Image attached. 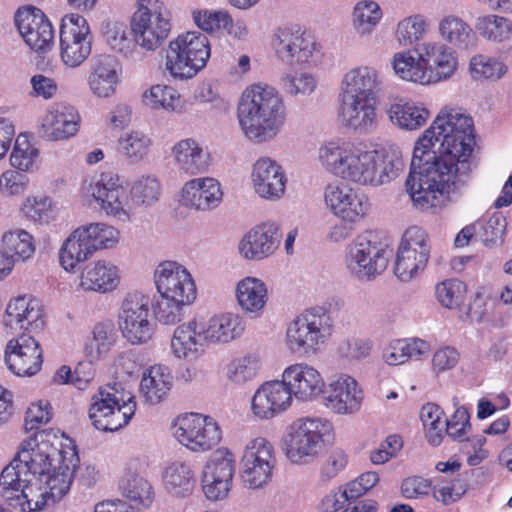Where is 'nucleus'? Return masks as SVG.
Instances as JSON below:
<instances>
[{"mask_svg": "<svg viewBox=\"0 0 512 512\" xmlns=\"http://www.w3.org/2000/svg\"><path fill=\"white\" fill-rule=\"evenodd\" d=\"M473 144L472 118L460 109L443 108L414 147L405 187L417 209L442 208L449 193L468 182Z\"/></svg>", "mask_w": 512, "mask_h": 512, "instance_id": "obj_1", "label": "nucleus"}, {"mask_svg": "<svg viewBox=\"0 0 512 512\" xmlns=\"http://www.w3.org/2000/svg\"><path fill=\"white\" fill-rule=\"evenodd\" d=\"M319 160L335 176L372 187L389 183L403 167L402 160L395 155L334 141L320 147Z\"/></svg>", "mask_w": 512, "mask_h": 512, "instance_id": "obj_2", "label": "nucleus"}, {"mask_svg": "<svg viewBox=\"0 0 512 512\" xmlns=\"http://www.w3.org/2000/svg\"><path fill=\"white\" fill-rule=\"evenodd\" d=\"M243 134L254 143L274 139L286 120V106L279 92L270 86L252 85L244 90L237 107Z\"/></svg>", "mask_w": 512, "mask_h": 512, "instance_id": "obj_3", "label": "nucleus"}, {"mask_svg": "<svg viewBox=\"0 0 512 512\" xmlns=\"http://www.w3.org/2000/svg\"><path fill=\"white\" fill-rule=\"evenodd\" d=\"M135 396L121 383L98 388L91 397L89 418L101 431L114 432L126 426L136 411Z\"/></svg>", "mask_w": 512, "mask_h": 512, "instance_id": "obj_4", "label": "nucleus"}, {"mask_svg": "<svg viewBox=\"0 0 512 512\" xmlns=\"http://www.w3.org/2000/svg\"><path fill=\"white\" fill-rule=\"evenodd\" d=\"M210 57L208 38L200 32L180 34L169 43L166 51V69L175 79L193 78Z\"/></svg>", "mask_w": 512, "mask_h": 512, "instance_id": "obj_5", "label": "nucleus"}, {"mask_svg": "<svg viewBox=\"0 0 512 512\" xmlns=\"http://www.w3.org/2000/svg\"><path fill=\"white\" fill-rule=\"evenodd\" d=\"M333 431L332 423L321 417L300 418L291 426L284 440L283 450L294 464L313 461L323 448L324 440Z\"/></svg>", "mask_w": 512, "mask_h": 512, "instance_id": "obj_6", "label": "nucleus"}, {"mask_svg": "<svg viewBox=\"0 0 512 512\" xmlns=\"http://www.w3.org/2000/svg\"><path fill=\"white\" fill-rule=\"evenodd\" d=\"M332 327V319L324 308L306 310L289 324L287 346L294 353L314 354L330 337Z\"/></svg>", "mask_w": 512, "mask_h": 512, "instance_id": "obj_7", "label": "nucleus"}, {"mask_svg": "<svg viewBox=\"0 0 512 512\" xmlns=\"http://www.w3.org/2000/svg\"><path fill=\"white\" fill-rule=\"evenodd\" d=\"M62 461L65 456L48 443H37L30 439L22 444L17 456L7 465L0 474V485L11 486L20 481L21 476L32 478L39 476L42 479L52 467V461Z\"/></svg>", "mask_w": 512, "mask_h": 512, "instance_id": "obj_8", "label": "nucleus"}, {"mask_svg": "<svg viewBox=\"0 0 512 512\" xmlns=\"http://www.w3.org/2000/svg\"><path fill=\"white\" fill-rule=\"evenodd\" d=\"M392 249L377 234L358 236L348 247L347 268L359 279L371 280L387 267Z\"/></svg>", "mask_w": 512, "mask_h": 512, "instance_id": "obj_9", "label": "nucleus"}, {"mask_svg": "<svg viewBox=\"0 0 512 512\" xmlns=\"http://www.w3.org/2000/svg\"><path fill=\"white\" fill-rule=\"evenodd\" d=\"M117 323L123 338L129 343H147L156 329L150 296L140 291L128 293L119 308Z\"/></svg>", "mask_w": 512, "mask_h": 512, "instance_id": "obj_10", "label": "nucleus"}, {"mask_svg": "<svg viewBox=\"0 0 512 512\" xmlns=\"http://www.w3.org/2000/svg\"><path fill=\"white\" fill-rule=\"evenodd\" d=\"M131 30L137 45L147 51L160 47L170 30V15L164 3L159 0H140L134 13Z\"/></svg>", "mask_w": 512, "mask_h": 512, "instance_id": "obj_11", "label": "nucleus"}, {"mask_svg": "<svg viewBox=\"0 0 512 512\" xmlns=\"http://www.w3.org/2000/svg\"><path fill=\"white\" fill-rule=\"evenodd\" d=\"M431 244L427 232L418 226H411L404 232L398 246L394 273L403 282L410 281L427 266Z\"/></svg>", "mask_w": 512, "mask_h": 512, "instance_id": "obj_12", "label": "nucleus"}, {"mask_svg": "<svg viewBox=\"0 0 512 512\" xmlns=\"http://www.w3.org/2000/svg\"><path fill=\"white\" fill-rule=\"evenodd\" d=\"M240 465V476L245 487L258 489L267 485L276 465L274 446L263 437L250 440L245 446Z\"/></svg>", "mask_w": 512, "mask_h": 512, "instance_id": "obj_13", "label": "nucleus"}, {"mask_svg": "<svg viewBox=\"0 0 512 512\" xmlns=\"http://www.w3.org/2000/svg\"><path fill=\"white\" fill-rule=\"evenodd\" d=\"M173 430L177 441L194 452L211 450L222 438L217 422L212 417L198 413L179 416Z\"/></svg>", "mask_w": 512, "mask_h": 512, "instance_id": "obj_14", "label": "nucleus"}, {"mask_svg": "<svg viewBox=\"0 0 512 512\" xmlns=\"http://www.w3.org/2000/svg\"><path fill=\"white\" fill-rule=\"evenodd\" d=\"M92 36L86 19L79 14L66 15L60 25V57L71 68L79 67L91 54Z\"/></svg>", "mask_w": 512, "mask_h": 512, "instance_id": "obj_15", "label": "nucleus"}, {"mask_svg": "<svg viewBox=\"0 0 512 512\" xmlns=\"http://www.w3.org/2000/svg\"><path fill=\"white\" fill-rule=\"evenodd\" d=\"M235 472L234 454L227 448L213 451L202 472V490L207 499H225L231 488Z\"/></svg>", "mask_w": 512, "mask_h": 512, "instance_id": "obj_16", "label": "nucleus"}, {"mask_svg": "<svg viewBox=\"0 0 512 512\" xmlns=\"http://www.w3.org/2000/svg\"><path fill=\"white\" fill-rule=\"evenodd\" d=\"M271 45L277 59L290 66L308 63L316 50L314 38L293 26L277 28L272 35Z\"/></svg>", "mask_w": 512, "mask_h": 512, "instance_id": "obj_17", "label": "nucleus"}, {"mask_svg": "<svg viewBox=\"0 0 512 512\" xmlns=\"http://www.w3.org/2000/svg\"><path fill=\"white\" fill-rule=\"evenodd\" d=\"M154 281L161 295L190 304L196 299V285L191 274L175 261L161 262L154 272Z\"/></svg>", "mask_w": 512, "mask_h": 512, "instance_id": "obj_18", "label": "nucleus"}, {"mask_svg": "<svg viewBox=\"0 0 512 512\" xmlns=\"http://www.w3.org/2000/svg\"><path fill=\"white\" fill-rule=\"evenodd\" d=\"M108 216L126 222L130 219L131 206L126 189L118 175L102 174L100 180L91 183L87 189Z\"/></svg>", "mask_w": 512, "mask_h": 512, "instance_id": "obj_19", "label": "nucleus"}, {"mask_svg": "<svg viewBox=\"0 0 512 512\" xmlns=\"http://www.w3.org/2000/svg\"><path fill=\"white\" fill-rule=\"evenodd\" d=\"M42 482L39 476H21V480L11 486L0 485V495L10 507L18 508L20 512L41 511L51 503L47 487H44Z\"/></svg>", "mask_w": 512, "mask_h": 512, "instance_id": "obj_20", "label": "nucleus"}, {"mask_svg": "<svg viewBox=\"0 0 512 512\" xmlns=\"http://www.w3.org/2000/svg\"><path fill=\"white\" fill-rule=\"evenodd\" d=\"M38 341L23 333L6 344L4 359L8 369L17 376H33L42 367L43 355Z\"/></svg>", "mask_w": 512, "mask_h": 512, "instance_id": "obj_21", "label": "nucleus"}, {"mask_svg": "<svg viewBox=\"0 0 512 512\" xmlns=\"http://www.w3.org/2000/svg\"><path fill=\"white\" fill-rule=\"evenodd\" d=\"M16 26L26 44L37 53H46L54 45V30L44 13L35 7L19 9Z\"/></svg>", "mask_w": 512, "mask_h": 512, "instance_id": "obj_22", "label": "nucleus"}, {"mask_svg": "<svg viewBox=\"0 0 512 512\" xmlns=\"http://www.w3.org/2000/svg\"><path fill=\"white\" fill-rule=\"evenodd\" d=\"M79 120V114L73 106L55 103L41 119L39 137L47 141L67 140L78 132Z\"/></svg>", "mask_w": 512, "mask_h": 512, "instance_id": "obj_23", "label": "nucleus"}, {"mask_svg": "<svg viewBox=\"0 0 512 512\" xmlns=\"http://www.w3.org/2000/svg\"><path fill=\"white\" fill-rule=\"evenodd\" d=\"M362 400L363 393L357 381L348 375H341L332 381L323 396L325 407L340 415L359 411Z\"/></svg>", "mask_w": 512, "mask_h": 512, "instance_id": "obj_24", "label": "nucleus"}, {"mask_svg": "<svg viewBox=\"0 0 512 512\" xmlns=\"http://www.w3.org/2000/svg\"><path fill=\"white\" fill-rule=\"evenodd\" d=\"M282 238L279 225L266 222L252 228L239 243L241 256L247 260L259 261L272 255Z\"/></svg>", "mask_w": 512, "mask_h": 512, "instance_id": "obj_25", "label": "nucleus"}, {"mask_svg": "<svg viewBox=\"0 0 512 512\" xmlns=\"http://www.w3.org/2000/svg\"><path fill=\"white\" fill-rule=\"evenodd\" d=\"M282 378L290 396L307 401L324 392L325 383L317 369L306 363H296L287 367Z\"/></svg>", "mask_w": 512, "mask_h": 512, "instance_id": "obj_26", "label": "nucleus"}, {"mask_svg": "<svg viewBox=\"0 0 512 512\" xmlns=\"http://www.w3.org/2000/svg\"><path fill=\"white\" fill-rule=\"evenodd\" d=\"M122 67L116 57L108 54L94 56L90 61L88 85L91 92L100 98H107L116 92Z\"/></svg>", "mask_w": 512, "mask_h": 512, "instance_id": "obj_27", "label": "nucleus"}, {"mask_svg": "<svg viewBox=\"0 0 512 512\" xmlns=\"http://www.w3.org/2000/svg\"><path fill=\"white\" fill-rule=\"evenodd\" d=\"M255 192L263 199L276 201L285 193L287 178L282 167L270 158H260L251 174Z\"/></svg>", "mask_w": 512, "mask_h": 512, "instance_id": "obj_28", "label": "nucleus"}, {"mask_svg": "<svg viewBox=\"0 0 512 512\" xmlns=\"http://www.w3.org/2000/svg\"><path fill=\"white\" fill-rule=\"evenodd\" d=\"M324 198L330 210L340 218L359 220L369 210V202L363 195H358L351 187L344 184H330L326 187Z\"/></svg>", "mask_w": 512, "mask_h": 512, "instance_id": "obj_29", "label": "nucleus"}, {"mask_svg": "<svg viewBox=\"0 0 512 512\" xmlns=\"http://www.w3.org/2000/svg\"><path fill=\"white\" fill-rule=\"evenodd\" d=\"M377 101L342 98L339 117L342 124L359 134H369L378 127Z\"/></svg>", "mask_w": 512, "mask_h": 512, "instance_id": "obj_30", "label": "nucleus"}, {"mask_svg": "<svg viewBox=\"0 0 512 512\" xmlns=\"http://www.w3.org/2000/svg\"><path fill=\"white\" fill-rule=\"evenodd\" d=\"M3 324L12 330L41 331L44 328V320L39 302L29 296H19L10 300Z\"/></svg>", "mask_w": 512, "mask_h": 512, "instance_id": "obj_31", "label": "nucleus"}, {"mask_svg": "<svg viewBox=\"0 0 512 512\" xmlns=\"http://www.w3.org/2000/svg\"><path fill=\"white\" fill-rule=\"evenodd\" d=\"M291 400L283 379L267 381L253 395L252 412L260 419H271L287 409Z\"/></svg>", "mask_w": 512, "mask_h": 512, "instance_id": "obj_32", "label": "nucleus"}, {"mask_svg": "<svg viewBox=\"0 0 512 512\" xmlns=\"http://www.w3.org/2000/svg\"><path fill=\"white\" fill-rule=\"evenodd\" d=\"M222 197L219 182L209 177L189 180L181 190L182 204L198 211L215 209L220 205Z\"/></svg>", "mask_w": 512, "mask_h": 512, "instance_id": "obj_33", "label": "nucleus"}, {"mask_svg": "<svg viewBox=\"0 0 512 512\" xmlns=\"http://www.w3.org/2000/svg\"><path fill=\"white\" fill-rule=\"evenodd\" d=\"M415 53L425 69L431 72V83L449 78L456 70L454 52L443 43H422L415 49Z\"/></svg>", "mask_w": 512, "mask_h": 512, "instance_id": "obj_34", "label": "nucleus"}, {"mask_svg": "<svg viewBox=\"0 0 512 512\" xmlns=\"http://www.w3.org/2000/svg\"><path fill=\"white\" fill-rule=\"evenodd\" d=\"M204 336V326L195 319L179 325L171 339L173 354L180 359L197 360L205 352L208 343Z\"/></svg>", "mask_w": 512, "mask_h": 512, "instance_id": "obj_35", "label": "nucleus"}, {"mask_svg": "<svg viewBox=\"0 0 512 512\" xmlns=\"http://www.w3.org/2000/svg\"><path fill=\"white\" fill-rule=\"evenodd\" d=\"M343 84L342 98L378 100L382 81L375 68L360 66L345 74Z\"/></svg>", "mask_w": 512, "mask_h": 512, "instance_id": "obj_36", "label": "nucleus"}, {"mask_svg": "<svg viewBox=\"0 0 512 512\" xmlns=\"http://www.w3.org/2000/svg\"><path fill=\"white\" fill-rule=\"evenodd\" d=\"M176 165L180 173L195 176L208 170L210 155L193 139H183L172 148Z\"/></svg>", "mask_w": 512, "mask_h": 512, "instance_id": "obj_37", "label": "nucleus"}, {"mask_svg": "<svg viewBox=\"0 0 512 512\" xmlns=\"http://www.w3.org/2000/svg\"><path fill=\"white\" fill-rule=\"evenodd\" d=\"M235 296L241 310L257 318L264 312L268 301V289L261 279L248 276L237 283Z\"/></svg>", "mask_w": 512, "mask_h": 512, "instance_id": "obj_38", "label": "nucleus"}, {"mask_svg": "<svg viewBox=\"0 0 512 512\" xmlns=\"http://www.w3.org/2000/svg\"><path fill=\"white\" fill-rule=\"evenodd\" d=\"M242 317L234 313H223L209 319L204 326L205 336L210 343H228L244 332Z\"/></svg>", "mask_w": 512, "mask_h": 512, "instance_id": "obj_39", "label": "nucleus"}, {"mask_svg": "<svg viewBox=\"0 0 512 512\" xmlns=\"http://www.w3.org/2000/svg\"><path fill=\"white\" fill-rule=\"evenodd\" d=\"M387 114L394 125L408 131L421 128L430 116L422 104L402 99L392 103L387 109Z\"/></svg>", "mask_w": 512, "mask_h": 512, "instance_id": "obj_40", "label": "nucleus"}, {"mask_svg": "<svg viewBox=\"0 0 512 512\" xmlns=\"http://www.w3.org/2000/svg\"><path fill=\"white\" fill-rule=\"evenodd\" d=\"M172 386V376L167 367L162 365L151 366L142 376L140 392L145 401L158 404L163 401Z\"/></svg>", "mask_w": 512, "mask_h": 512, "instance_id": "obj_41", "label": "nucleus"}, {"mask_svg": "<svg viewBox=\"0 0 512 512\" xmlns=\"http://www.w3.org/2000/svg\"><path fill=\"white\" fill-rule=\"evenodd\" d=\"M118 284V269L110 263L98 261L87 266L81 274L80 286L84 290L106 293L114 290Z\"/></svg>", "mask_w": 512, "mask_h": 512, "instance_id": "obj_42", "label": "nucleus"}, {"mask_svg": "<svg viewBox=\"0 0 512 512\" xmlns=\"http://www.w3.org/2000/svg\"><path fill=\"white\" fill-rule=\"evenodd\" d=\"M78 461V457L73 454L69 462L66 458H63L59 462V466L53 468V473L50 469L45 474L42 484L47 487L52 504L59 501L69 491Z\"/></svg>", "mask_w": 512, "mask_h": 512, "instance_id": "obj_43", "label": "nucleus"}, {"mask_svg": "<svg viewBox=\"0 0 512 512\" xmlns=\"http://www.w3.org/2000/svg\"><path fill=\"white\" fill-rule=\"evenodd\" d=\"M94 250L86 237L83 227L76 229L63 243L60 250V263L65 270H72L75 266L87 260Z\"/></svg>", "mask_w": 512, "mask_h": 512, "instance_id": "obj_44", "label": "nucleus"}, {"mask_svg": "<svg viewBox=\"0 0 512 512\" xmlns=\"http://www.w3.org/2000/svg\"><path fill=\"white\" fill-rule=\"evenodd\" d=\"M151 146V138L138 130L126 132L118 140L119 154L132 164L144 160L149 154Z\"/></svg>", "mask_w": 512, "mask_h": 512, "instance_id": "obj_45", "label": "nucleus"}, {"mask_svg": "<svg viewBox=\"0 0 512 512\" xmlns=\"http://www.w3.org/2000/svg\"><path fill=\"white\" fill-rule=\"evenodd\" d=\"M393 69L401 79L420 84L431 83V72L423 66L419 56L417 60L409 52H399L393 57Z\"/></svg>", "mask_w": 512, "mask_h": 512, "instance_id": "obj_46", "label": "nucleus"}, {"mask_svg": "<svg viewBox=\"0 0 512 512\" xmlns=\"http://www.w3.org/2000/svg\"><path fill=\"white\" fill-rule=\"evenodd\" d=\"M166 488L176 496H186L193 490L195 484L194 473L189 464L173 462L163 475Z\"/></svg>", "mask_w": 512, "mask_h": 512, "instance_id": "obj_47", "label": "nucleus"}, {"mask_svg": "<svg viewBox=\"0 0 512 512\" xmlns=\"http://www.w3.org/2000/svg\"><path fill=\"white\" fill-rule=\"evenodd\" d=\"M439 32L444 40L459 48H467L474 38L471 27L455 15L445 16L439 22Z\"/></svg>", "mask_w": 512, "mask_h": 512, "instance_id": "obj_48", "label": "nucleus"}, {"mask_svg": "<svg viewBox=\"0 0 512 512\" xmlns=\"http://www.w3.org/2000/svg\"><path fill=\"white\" fill-rule=\"evenodd\" d=\"M507 65L500 57L475 55L469 63L472 78L477 81H497L507 72Z\"/></svg>", "mask_w": 512, "mask_h": 512, "instance_id": "obj_49", "label": "nucleus"}, {"mask_svg": "<svg viewBox=\"0 0 512 512\" xmlns=\"http://www.w3.org/2000/svg\"><path fill=\"white\" fill-rule=\"evenodd\" d=\"M115 344V333L111 326L103 323L95 325L92 337L85 343L84 353L91 362L105 357Z\"/></svg>", "mask_w": 512, "mask_h": 512, "instance_id": "obj_50", "label": "nucleus"}, {"mask_svg": "<svg viewBox=\"0 0 512 512\" xmlns=\"http://www.w3.org/2000/svg\"><path fill=\"white\" fill-rule=\"evenodd\" d=\"M382 18V10L377 2L362 0L358 2L352 14V23L360 35L370 34Z\"/></svg>", "mask_w": 512, "mask_h": 512, "instance_id": "obj_51", "label": "nucleus"}, {"mask_svg": "<svg viewBox=\"0 0 512 512\" xmlns=\"http://www.w3.org/2000/svg\"><path fill=\"white\" fill-rule=\"evenodd\" d=\"M189 305L191 304L161 294L151 300L154 317L163 325H175L180 322Z\"/></svg>", "mask_w": 512, "mask_h": 512, "instance_id": "obj_52", "label": "nucleus"}, {"mask_svg": "<svg viewBox=\"0 0 512 512\" xmlns=\"http://www.w3.org/2000/svg\"><path fill=\"white\" fill-rule=\"evenodd\" d=\"M122 495L129 500L149 506L153 500V489L151 484L142 476L132 473L125 474L119 483Z\"/></svg>", "mask_w": 512, "mask_h": 512, "instance_id": "obj_53", "label": "nucleus"}, {"mask_svg": "<svg viewBox=\"0 0 512 512\" xmlns=\"http://www.w3.org/2000/svg\"><path fill=\"white\" fill-rule=\"evenodd\" d=\"M477 236L487 247L499 246L504 241L507 227L506 218L499 212L475 223Z\"/></svg>", "mask_w": 512, "mask_h": 512, "instance_id": "obj_54", "label": "nucleus"}, {"mask_svg": "<svg viewBox=\"0 0 512 512\" xmlns=\"http://www.w3.org/2000/svg\"><path fill=\"white\" fill-rule=\"evenodd\" d=\"M144 103L153 108H163L167 111H181L183 102L180 94L172 87L154 85L143 95Z\"/></svg>", "mask_w": 512, "mask_h": 512, "instance_id": "obj_55", "label": "nucleus"}, {"mask_svg": "<svg viewBox=\"0 0 512 512\" xmlns=\"http://www.w3.org/2000/svg\"><path fill=\"white\" fill-rule=\"evenodd\" d=\"M476 29L490 41L503 42L512 35V22L501 16L487 15L477 19Z\"/></svg>", "mask_w": 512, "mask_h": 512, "instance_id": "obj_56", "label": "nucleus"}, {"mask_svg": "<svg viewBox=\"0 0 512 512\" xmlns=\"http://www.w3.org/2000/svg\"><path fill=\"white\" fill-rule=\"evenodd\" d=\"M2 242L5 249L4 252L13 257L15 262L28 259L35 251L32 236L25 230L5 233Z\"/></svg>", "mask_w": 512, "mask_h": 512, "instance_id": "obj_57", "label": "nucleus"}, {"mask_svg": "<svg viewBox=\"0 0 512 512\" xmlns=\"http://www.w3.org/2000/svg\"><path fill=\"white\" fill-rule=\"evenodd\" d=\"M103 35L111 49L124 55L132 52L135 41L129 37V31L124 23H106L103 28Z\"/></svg>", "mask_w": 512, "mask_h": 512, "instance_id": "obj_58", "label": "nucleus"}, {"mask_svg": "<svg viewBox=\"0 0 512 512\" xmlns=\"http://www.w3.org/2000/svg\"><path fill=\"white\" fill-rule=\"evenodd\" d=\"M83 229L94 252L98 249L112 247L118 242V230L107 224L94 223L83 226Z\"/></svg>", "mask_w": 512, "mask_h": 512, "instance_id": "obj_59", "label": "nucleus"}, {"mask_svg": "<svg viewBox=\"0 0 512 512\" xmlns=\"http://www.w3.org/2000/svg\"><path fill=\"white\" fill-rule=\"evenodd\" d=\"M426 26L425 19L420 15L406 17L397 25L396 38L402 45H411L423 37Z\"/></svg>", "mask_w": 512, "mask_h": 512, "instance_id": "obj_60", "label": "nucleus"}, {"mask_svg": "<svg viewBox=\"0 0 512 512\" xmlns=\"http://www.w3.org/2000/svg\"><path fill=\"white\" fill-rule=\"evenodd\" d=\"M160 195V183L153 176H142L134 182L131 188L132 200L137 204L151 205Z\"/></svg>", "mask_w": 512, "mask_h": 512, "instance_id": "obj_61", "label": "nucleus"}, {"mask_svg": "<svg viewBox=\"0 0 512 512\" xmlns=\"http://www.w3.org/2000/svg\"><path fill=\"white\" fill-rule=\"evenodd\" d=\"M465 284L457 279H448L436 286V297L442 306L456 308L464 300Z\"/></svg>", "mask_w": 512, "mask_h": 512, "instance_id": "obj_62", "label": "nucleus"}, {"mask_svg": "<svg viewBox=\"0 0 512 512\" xmlns=\"http://www.w3.org/2000/svg\"><path fill=\"white\" fill-rule=\"evenodd\" d=\"M37 156L38 150L25 137L18 136L10 156V162L18 171L25 172L33 167Z\"/></svg>", "mask_w": 512, "mask_h": 512, "instance_id": "obj_63", "label": "nucleus"}, {"mask_svg": "<svg viewBox=\"0 0 512 512\" xmlns=\"http://www.w3.org/2000/svg\"><path fill=\"white\" fill-rule=\"evenodd\" d=\"M259 368L260 363L255 356H244L229 365L228 376L235 383H245L256 376Z\"/></svg>", "mask_w": 512, "mask_h": 512, "instance_id": "obj_64", "label": "nucleus"}]
</instances>
